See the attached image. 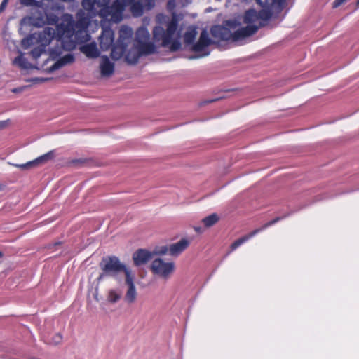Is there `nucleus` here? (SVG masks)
<instances>
[{"label":"nucleus","mask_w":359,"mask_h":359,"mask_svg":"<svg viewBox=\"0 0 359 359\" xmlns=\"http://www.w3.org/2000/svg\"><path fill=\"white\" fill-rule=\"evenodd\" d=\"M109 2L110 0H83L81 6L83 10L77 12L76 22L72 15L65 17L64 22L58 26V32L62 36L70 39L65 43L66 48H75L76 43L89 40L87 29L91 18L99 16L116 23L122 20L123 12L127 4L123 0H116L111 6H109Z\"/></svg>","instance_id":"obj_1"},{"label":"nucleus","mask_w":359,"mask_h":359,"mask_svg":"<svg viewBox=\"0 0 359 359\" xmlns=\"http://www.w3.org/2000/svg\"><path fill=\"white\" fill-rule=\"evenodd\" d=\"M133 35V31L131 27L121 26L118 32V38L113 45L114 31L110 28H104L100 36V48L102 50H107L112 46V59L117 60L124 55L125 60L129 65H135L141 57L156 52V46L150 41V34L146 27H139L135 32L134 39Z\"/></svg>","instance_id":"obj_2"},{"label":"nucleus","mask_w":359,"mask_h":359,"mask_svg":"<svg viewBox=\"0 0 359 359\" xmlns=\"http://www.w3.org/2000/svg\"><path fill=\"white\" fill-rule=\"evenodd\" d=\"M177 28V23L172 20L168 25L166 31L160 26L154 27L153 30V39L156 42L161 41V46H169L172 51L177 50L181 47L179 40H172Z\"/></svg>","instance_id":"obj_3"},{"label":"nucleus","mask_w":359,"mask_h":359,"mask_svg":"<svg viewBox=\"0 0 359 359\" xmlns=\"http://www.w3.org/2000/svg\"><path fill=\"white\" fill-rule=\"evenodd\" d=\"M69 15V14H67V15H64V17L62 18V22L57 25L56 29H55L53 27H48L44 28L43 30L41 32L34 33L35 36H36V41L37 43L39 45L46 48V46L47 45H48L54 38H57V41L60 42L61 46L62 47V48L64 50H73L74 48L67 49L65 48V43L66 42L69 41V40L70 39H69V37H67V36H62L59 34V32H58V26L64 22L65 17Z\"/></svg>","instance_id":"obj_4"},{"label":"nucleus","mask_w":359,"mask_h":359,"mask_svg":"<svg viewBox=\"0 0 359 359\" xmlns=\"http://www.w3.org/2000/svg\"><path fill=\"white\" fill-rule=\"evenodd\" d=\"M100 266L103 271L97 278V281L102 280L107 275L116 276L120 272H124L126 277L127 271L131 272L123 264H122L119 259L115 256L104 257L102 259Z\"/></svg>","instance_id":"obj_5"},{"label":"nucleus","mask_w":359,"mask_h":359,"mask_svg":"<svg viewBox=\"0 0 359 359\" xmlns=\"http://www.w3.org/2000/svg\"><path fill=\"white\" fill-rule=\"evenodd\" d=\"M150 269L154 274L168 280L174 273L175 265L173 262H165L161 258H156L152 261Z\"/></svg>","instance_id":"obj_6"},{"label":"nucleus","mask_w":359,"mask_h":359,"mask_svg":"<svg viewBox=\"0 0 359 359\" xmlns=\"http://www.w3.org/2000/svg\"><path fill=\"white\" fill-rule=\"evenodd\" d=\"M212 43L209 34L206 30H203L201 33L198 41L194 45L193 50L198 53V57H205L209 55L207 50L208 46Z\"/></svg>","instance_id":"obj_7"},{"label":"nucleus","mask_w":359,"mask_h":359,"mask_svg":"<svg viewBox=\"0 0 359 359\" xmlns=\"http://www.w3.org/2000/svg\"><path fill=\"white\" fill-rule=\"evenodd\" d=\"M54 157V153L53 151L48 152L36 159L29 161L26 163L23 164H13V166L20 168L22 170H30L34 168H37L41 165H43L48 162L49 161L52 160Z\"/></svg>","instance_id":"obj_8"},{"label":"nucleus","mask_w":359,"mask_h":359,"mask_svg":"<svg viewBox=\"0 0 359 359\" xmlns=\"http://www.w3.org/2000/svg\"><path fill=\"white\" fill-rule=\"evenodd\" d=\"M125 281L128 285V290L124 297L125 302L129 304H133L137 299V292L134 283V276L132 274V272L127 271Z\"/></svg>","instance_id":"obj_9"},{"label":"nucleus","mask_w":359,"mask_h":359,"mask_svg":"<svg viewBox=\"0 0 359 359\" xmlns=\"http://www.w3.org/2000/svg\"><path fill=\"white\" fill-rule=\"evenodd\" d=\"M279 220V218L277 217L267 223H266L264 225H263L261 228L257 229L252 231L251 233L240 238L239 239L235 241L231 245V250H236L237 248H238L241 245L248 241L250 238L255 236L259 232L262 231V230L265 229L266 228L274 224L276 222H277Z\"/></svg>","instance_id":"obj_10"},{"label":"nucleus","mask_w":359,"mask_h":359,"mask_svg":"<svg viewBox=\"0 0 359 359\" xmlns=\"http://www.w3.org/2000/svg\"><path fill=\"white\" fill-rule=\"evenodd\" d=\"M258 29L255 25H247L236 30L233 33V41H238L254 34Z\"/></svg>","instance_id":"obj_11"},{"label":"nucleus","mask_w":359,"mask_h":359,"mask_svg":"<svg viewBox=\"0 0 359 359\" xmlns=\"http://www.w3.org/2000/svg\"><path fill=\"white\" fill-rule=\"evenodd\" d=\"M191 239L182 238L178 242L169 246V254L173 257H177L182 254L190 245Z\"/></svg>","instance_id":"obj_12"},{"label":"nucleus","mask_w":359,"mask_h":359,"mask_svg":"<svg viewBox=\"0 0 359 359\" xmlns=\"http://www.w3.org/2000/svg\"><path fill=\"white\" fill-rule=\"evenodd\" d=\"M212 34L215 37H219L222 40H231L233 41V33L229 27L224 26H215L211 29Z\"/></svg>","instance_id":"obj_13"},{"label":"nucleus","mask_w":359,"mask_h":359,"mask_svg":"<svg viewBox=\"0 0 359 359\" xmlns=\"http://www.w3.org/2000/svg\"><path fill=\"white\" fill-rule=\"evenodd\" d=\"M100 73L102 76H110L114 72V64L110 61L109 57L102 55L100 64Z\"/></svg>","instance_id":"obj_14"},{"label":"nucleus","mask_w":359,"mask_h":359,"mask_svg":"<svg viewBox=\"0 0 359 359\" xmlns=\"http://www.w3.org/2000/svg\"><path fill=\"white\" fill-rule=\"evenodd\" d=\"M152 257V253L148 250L140 249L133 256L134 263L137 266L146 264Z\"/></svg>","instance_id":"obj_15"},{"label":"nucleus","mask_w":359,"mask_h":359,"mask_svg":"<svg viewBox=\"0 0 359 359\" xmlns=\"http://www.w3.org/2000/svg\"><path fill=\"white\" fill-rule=\"evenodd\" d=\"M127 6L130 5V11L134 16L138 17L143 14L144 7L143 0H123Z\"/></svg>","instance_id":"obj_16"},{"label":"nucleus","mask_w":359,"mask_h":359,"mask_svg":"<svg viewBox=\"0 0 359 359\" xmlns=\"http://www.w3.org/2000/svg\"><path fill=\"white\" fill-rule=\"evenodd\" d=\"M74 61V57L73 54L68 53L63 56L62 57L60 58L57 61H56L50 67V71L53 72L55 70H57L63 66L71 64Z\"/></svg>","instance_id":"obj_17"},{"label":"nucleus","mask_w":359,"mask_h":359,"mask_svg":"<svg viewBox=\"0 0 359 359\" xmlns=\"http://www.w3.org/2000/svg\"><path fill=\"white\" fill-rule=\"evenodd\" d=\"M81 51L88 57L96 58L99 56V50L95 43H90L80 48Z\"/></svg>","instance_id":"obj_18"},{"label":"nucleus","mask_w":359,"mask_h":359,"mask_svg":"<svg viewBox=\"0 0 359 359\" xmlns=\"http://www.w3.org/2000/svg\"><path fill=\"white\" fill-rule=\"evenodd\" d=\"M244 22L248 25H255L258 27L261 25L259 21L257 12L254 9L248 10L245 12L244 15Z\"/></svg>","instance_id":"obj_19"},{"label":"nucleus","mask_w":359,"mask_h":359,"mask_svg":"<svg viewBox=\"0 0 359 359\" xmlns=\"http://www.w3.org/2000/svg\"><path fill=\"white\" fill-rule=\"evenodd\" d=\"M21 25H32L36 27L44 25L45 21L43 18H35L34 17H26L21 20Z\"/></svg>","instance_id":"obj_20"},{"label":"nucleus","mask_w":359,"mask_h":359,"mask_svg":"<svg viewBox=\"0 0 359 359\" xmlns=\"http://www.w3.org/2000/svg\"><path fill=\"white\" fill-rule=\"evenodd\" d=\"M122 297V292L118 289H110L108 291L107 299L109 302L115 304L118 302Z\"/></svg>","instance_id":"obj_21"},{"label":"nucleus","mask_w":359,"mask_h":359,"mask_svg":"<svg viewBox=\"0 0 359 359\" xmlns=\"http://www.w3.org/2000/svg\"><path fill=\"white\" fill-rule=\"evenodd\" d=\"M13 64L24 69L32 68L31 64L27 61V60L25 57H23V55L22 53L18 57L14 59Z\"/></svg>","instance_id":"obj_22"},{"label":"nucleus","mask_w":359,"mask_h":359,"mask_svg":"<svg viewBox=\"0 0 359 359\" xmlns=\"http://www.w3.org/2000/svg\"><path fill=\"white\" fill-rule=\"evenodd\" d=\"M197 35V31L195 27H189L185 32L184 36V41L186 44H191L195 40Z\"/></svg>","instance_id":"obj_23"},{"label":"nucleus","mask_w":359,"mask_h":359,"mask_svg":"<svg viewBox=\"0 0 359 359\" xmlns=\"http://www.w3.org/2000/svg\"><path fill=\"white\" fill-rule=\"evenodd\" d=\"M219 220V216L216 213H213L203 218L202 223L206 228H209L215 225Z\"/></svg>","instance_id":"obj_24"},{"label":"nucleus","mask_w":359,"mask_h":359,"mask_svg":"<svg viewBox=\"0 0 359 359\" xmlns=\"http://www.w3.org/2000/svg\"><path fill=\"white\" fill-rule=\"evenodd\" d=\"M273 8H262L261 11L257 12L259 21L261 20H267L271 18L273 13Z\"/></svg>","instance_id":"obj_25"},{"label":"nucleus","mask_w":359,"mask_h":359,"mask_svg":"<svg viewBox=\"0 0 359 359\" xmlns=\"http://www.w3.org/2000/svg\"><path fill=\"white\" fill-rule=\"evenodd\" d=\"M35 43H37V42L36 41V36L34 33L29 35L27 38H25L22 41V46L25 49L29 48L31 46L34 45Z\"/></svg>","instance_id":"obj_26"},{"label":"nucleus","mask_w":359,"mask_h":359,"mask_svg":"<svg viewBox=\"0 0 359 359\" xmlns=\"http://www.w3.org/2000/svg\"><path fill=\"white\" fill-rule=\"evenodd\" d=\"M45 52V47L39 45L30 52L32 58L37 60Z\"/></svg>","instance_id":"obj_27"},{"label":"nucleus","mask_w":359,"mask_h":359,"mask_svg":"<svg viewBox=\"0 0 359 359\" xmlns=\"http://www.w3.org/2000/svg\"><path fill=\"white\" fill-rule=\"evenodd\" d=\"M262 8H274L278 0H256Z\"/></svg>","instance_id":"obj_28"},{"label":"nucleus","mask_w":359,"mask_h":359,"mask_svg":"<svg viewBox=\"0 0 359 359\" xmlns=\"http://www.w3.org/2000/svg\"><path fill=\"white\" fill-rule=\"evenodd\" d=\"M20 4L26 6L39 7L41 6V3L36 0H20Z\"/></svg>","instance_id":"obj_29"},{"label":"nucleus","mask_w":359,"mask_h":359,"mask_svg":"<svg viewBox=\"0 0 359 359\" xmlns=\"http://www.w3.org/2000/svg\"><path fill=\"white\" fill-rule=\"evenodd\" d=\"M144 9L150 10L155 5V1L154 0H143Z\"/></svg>","instance_id":"obj_30"},{"label":"nucleus","mask_w":359,"mask_h":359,"mask_svg":"<svg viewBox=\"0 0 359 359\" xmlns=\"http://www.w3.org/2000/svg\"><path fill=\"white\" fill-rule=\"evenodd\" d=\"M168 252H169V247L163 246L160 248L159 250L154 252V253L156 255H163Z\"/></svg>","instance_id":"obj_31"},{"label":"nucleus","mask_w":359,"mask_h":359,"mask_svg":"<svg viewBox=\"0 0 359 359\" xmlns=\"http://www.w3.org/2000/svg\"><path fill=\"white\" fill-rule=\"evenodd\" d=\"M176 7V2L175 0H169L167 4V8L170 11H172Z\"/></svg>","instance_id":"obj_32"},{"label":"nucleus","mask_w":359,"mask_h":359,"mask_svg":"<svg viewBox=\"0 0 359 359\" xmlns=\"http://www.w3.org/2000/svg\"><path fill=\"white\" fill-rule=\"evenodd\" d=\"M9 0H3L0 4V13L4 11L7 6Z\"/></svg>","instance_id":"obj_33"},{"label":"nucleus","mask_w":359,"mask_h":359,"mask_svg":"<svg viewBox=\"0 0 359 359\" xmlns=\"http://www.w3.org/2000/svg\"><path fill=\"white\" fill-rule=\"evenodd\" d=\"M225 25L229 28H234L236 23L233 20H228L225 22Z\"/></svg>","instance_id":"obj_34"},{"label":"nucleus","mask_w":359,"mask_h":359,"mask_svg":"<svg viewBox=\"0 0 359 359\" xmlns=\"http://www.w3.org/2000/svg\"><path fill=\"white\" fill-rule=\"evenodd\" d=\"M62 341V337L60 334H57L53 339V343L54 344H60Z\"/></svg>","instance_id":"obj_35"},{"label":"nucleus","mask_w":359,"mask_h":359,"mask_svg":"<svg viewBox=\"0 0 359 359\" xmlns=\"http://www.w3.org/2000/svg\"><path fill=\"white\" fill-rule=\"evenodd\" d=\"M345 1L346 0H335L333 3V7L337 8Z\"/></svg>","instance_id":"obj_36"},{"label":"nucleus","mask_w":359,"mask_h":359,"mask_svg":"<svg viewBox=\"0 0 359 359\" xmlns=\"http://www.w3.org/2000/svg\"><path fill=\"white\" fill-rule=\"evenodd\" d=\"M6 125V121H0V130L4 128Z\"/></svg>","instance_id":"obj_37"},{"label":"nucleus","mask_w":359,"mask_h":359,"mask_svg":"<svg viewBox=\"0 0 359 359\" xmlns=\"http://www.w3.org/2000/svg\"><path fill=\"white\" fill-rule=\"evenodd\" d=\"M194 229L195 231H196L197 233H202L203 232V229H201V227L194 226Z\"/></svg>","instance_id":"obj_38"},{"label":"nucleus","mask_w":359,"mask_h":359,"mask_svg":"<svg viewBox=\"0 0 359 359\" xmlns=\"http://www.w3.org/2000/svg\"><path fill=\"white\" fill-rule=\"evenodd\" d=\"M61 53H56L55 56H54V54H55V51L53 50H51L50 52V57H52L53 58H55L56 56H58L60 55Z\"/></svg>","instance_id":"obj_39"},{"label":"nucleus","mask_w":359,"mask_h":359,"mask_svg":"<svg viewBox=\"0 0 359 359\" xmlns=\"http://www.w3.org/2000/svg\"><path fill=\"white\" fill-rule=\"evenodd\" d=\"M3 257V253L0 252V258Z\"/></svg>","instance_id":"obj_40"},{"label":"nucleus","mask_w":359,"mask_h":359,"mask_svg":"<svg viewBox=\"0 0 359 359\" xmlns=\"http://www.w3.org/2000/svg\"><path fill=\"white\" fill-rule=\"evenodd\" d=\"M39 80H40V81H46V79H39Z\"/></svg>","instance_id":"obj_41"},{"label":"nucleus","mask_w":359,"mask_h":359,"mask_svg":"<svg viewBox=\"0 0 359 359\" xmlns=\"http://www.w3.org/2000/svg\"><path fill=\"white\" fill-rule=\"evenodd\" d=\"M357 6H359V0L357 1Z\"/></svg>","instance_id":"obj_42"},{"label":"nucleus","mask_w":359,"mask_h":359,"mask_svg":"<svg viewBox=\"0 0 359 359\" xmlns=\"http://www.w3.org/2000/svg\"><path fill=\"white\" fill-rule=\"evenodd\" d=\"M357 6H359V0L357 1Z\"/></svg>","instance_id":"obj_43"}]
</instances>
